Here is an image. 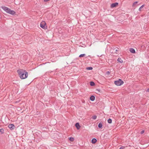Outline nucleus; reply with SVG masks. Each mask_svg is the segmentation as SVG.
Masks as SVG:
<instances>
[{
    "mask_svg": "<svg viewBox=\"0 0 149 149\" xmlns=\"http://www.w3.org/2000/svg\"><path fill=\"white\" fill-rule=\"evenodd\" d=\"M17 72L20 77L22 79L26 78L28 76L27 72L25 70L20 69L17 70Z\"/></svg>",
    "mask_w": 149,
    "mask_h": 149,
    "instance_id": "f257e3e1",
    "label": "nucleus"
},
{
    "mask_svg": "<svg viewBox=\"0 0 149 149\" xmlns=\"http://www.w3.org/2000/svg\"><path fill=\"white\" fill-rule=\"evenodd\" d=\"M1 8L4 10L6 13L9 14L10 15H15L16 12L13 10H11L9 8L5 6H2L1 7Z\"/></svg>",
    "mask_w": 149,
    "mask_h": 149,
    "instance_id": "f03ea898",
    "label": "nucleus"
},
{
    "mask_svg": "<svg viewBox=\"0 0 149 149\" xmlns=\"http://www.w3.org/2000/svg\"><path fill=\"white\" fill-rule=\"evenodd\" d=\"M40 26L45 30L47 29V28L46 24L45 21H42L41 22Z\"/></svg>",
    "mask_w": 149,
    "mask_h": 149,
    "instance_id": "7ed1b4c3",
    "label": "nucleus"
},
{
    "mask_svg": "<svg viewBox=\"0 0 149 149\" xmlns=\"http://www.w3.org/2000/svg\"><path fill=\"white\" fill-rule=\"evenodd\" d=\"M123 81L120 79L114 81L115 84L117 86H121L123 85Z\"/></svg>",
    "mask_w": 149,
    "mask_h": 149,
    "instance_id": "20e7f679",
    "label": "nucleus"
},
{
    "mask_svg": "<svg viewBox=\"0 0 149 149\" xmlns=\"http://www.w3.org/2000/svg\"><path fill=\"white\" fill-rule=\"evenodd\" d=\"M8 127L11 130H13L14 129L15 126L13 124H10L8 125Z\"/></svg>",
    "mask_w": 149,
    "mask_h": 149,
    "instance_id": "39448f33",
    "label": "nucleus"
},
{
    "mask_svg": "<svg viewBox=\"0 0 149 149\" xmlns=\"http://www.w3.org/2000/svg\"><path fill=\"white\" fill-rule=\"evenodd\" d=\"M118 5V3H113L111 5V8H113L116 7Z\"/></svg>",
    "mask_w": 149,
    "mask_h": 149,
    "instance_id": "423d86ee",
    "label": "nucleus"
},
{
    "mask_svg": "<svg viewBox=\"0 0 149 149\" xmlns=\"http://www.w3.org/2000/svg\"><path fill=\"white\" fill-rule=\"evenodd\" d=\"M75 126L77 130H79L80 129V126L79 123H76L75 124Z\"/></svg>",
    "mask_w": 149,
    "mask_h": 149,
    "instance_id": "0eeeda50",
    "label": "nucleus"
},
{
    "mask_svg": "<svg viewBox=\"0 0 149 149\" xmlns=\"http://www.w3.org/2000/svg\"><path fill=\"white\" fill-rule=\"evenodd\" d=\"M130 51L132 53H135V50L132 48H130Z\"/></svg>",
    "mask_w": 149,
    "mask_h": 149,
    "instance_id": "6e6552de",
    "label": "nucleus"
},
{
    "mask_svg": "<svg viewBox=\"0 0 149 149\" xmlns=\"http://www.w3.org/2000/svg\"><path fill=\"white\" fill-rule=\"evenodd\" d=\"M138 1H135L132 4V6L133 7H135L136 6V5L138 3Z\"/></svg>",
    "mask_w": 149,
    "mask_h": 149,
    "instance_id": "1a4fd4ad",
    "label": "nucleus"
},
{
    "mask_svg": "<svg viewBox=\"0 0 149 149\" xmlns=\"http://www.w3.org/2000/svg\"><path fill=\"white\" fill-rule=\"evenodd\" d=\"M91 141L93 143H95L97 142V140L95 138H93L92 140Z\"/></svg>",
    "mask_w": 149,
    "mask_h": 149,
    "instance_id": "9d476101",
    "label": "nucleus"
},
{
    "mask_svg": "<svg viewBox=\"0 0 149 149\" xmlns=\"http://www.w3.org/2000/svg\"><path fill=\"white\" fill-rule=\"evenodd\" d=\"M117 61L119 62L120 63H122L123 62V61L120 58H118Z\"/></svg>",
    "mask_w": 149,
    "mask_h": 149,
    "instance_id": "9b49d317",
    "label": "nucleus"
},
{
    "mask_svg": "<svg viewBox=\"0 0 149 149\" xmlns=\"http://www.w3.org/2000/svg\"><path fill=\"white\" fill-rule=\"evenodd\" d=\"M90 99L92 101H93L95 99V97L94 96L92 95L90 97Z\"/></svg>",
    "mask_w": 149,
    "mask_h": 149,
    "instance_id": "f8f14e48",
    "label": "nucleus"
},
{
    "mask_svg": "<svg viewBox=\"0 0 149 149\" xmlns=\"http://www.w3.org/2000/svg\"><path fill=\"white\" fill-rule=\"evenodd\" d=\"M102 124L101 123H99L98 125V127L99 128H101L102 127Z\"/></svg>",
    "mask_w": 149,
    "mask_h": 149,
    "instance_id": "ddd939ff",
    "label": "nucleus"
},
{
    "mask_svg": "<svg viewBox=\"0 0 149 149\" xmlns=\"http://www.w3.org/2000/svg\"><path fill=\"white\" fill-rule=\"evenodd\" d=\"M145 5H143L141 6L139 9V11H141L142 10V8Z\"/></svg>",
    "mask_w": 149,
    "mask_h": 149,
    "instance_id": "4468645a",
    "label": "nucleus"
},
{
    "mask_svg": "<svg viewBox=\"0 0 149 149\" xmlns=\"http://www.w3.org/2000/svg\"><path fill=\"white\" fill-rule=\"evenodd\" d=\"M97 116H96V115H94V116H93L92 117V118L93 119H94V120H95L97 118Z\"/></svg>",
    "mask_w": 149,
    "mask_h": 149,
    "instance_id": "2eb2a0df",
    "label": "nucleus"
},
{
    "mask_svg": "<svg viewBox=\"0 0 149 149\" xmlns=\"http://www.w3.org/2000/svg\"><path fill=\"white\" fill-rule=\"evenodd\" d=\"M0 132L2 134H3L4 133V130L3 128H1L0 129Z\"/></svg>",
    "mask_w": 149,
    "mask_h": 149,
    "instance_id": "dca6fc26",
    "label": "nucleus"
},
{
    "mask_svg": "<svg viewBox=\"0 0 149 149\" xmlns=\"http://www.w3.org/2000/svg\"><path fill=\"white\" fill-rule=\"evenodd\" d=\"M107 122L109 123H112V120L111 119H109L108 120Z\"/></svg>",
    "mask_w": 149,
    "mask_h": 149,
    "instance_id": "f3484780",
    "label": "nucleus"
},
{
    "mask_svg": "<svg viewBox=\"0 0 149 149\" xmlns=\"http://www.w3.org/2000/svg\"><path fill=\"white\" fill-rule=\"evenodd\" d=\"M86 56V54H81L79 56V57H84Z\"/></svg>",
    "mask_w": 149,
    "mask_h": 149,
    "instance_id": "a211bd4d",
    "label": "nucleus"
},
{
    "mask_svg": "<svg viewBox=\"0 0 149 149\" xmlns=\"http://www.w3.org/2000/svg\"><path fill=\"white\" fill-rule=\"evenodd\" d=\"M90 85L91 86H94L95 85V83L91 81L90 82Z\"/></svg>",
    "mask_w": 149,
    "mask_h": 149,
    "instance_id": "6ab92c4d",
    "label": "nucleus"
},
{
    "mask_svg": "<svg viewBox=\"0 0 149 149\" xmlns=\"http://www.w3.org/2000/svg\"><path fill=\"white\" fill-rule=\"evenodd\" d=\"M70 140L71 141H73L74 140V138L72 137H70L69 138Z\"/></svg>",
    "mask_w": 149,
    "mask_h": 149,
    "instance_id": "aec40b11",
    "label": "nucleus"
},
{
    "mask_svg": "<svg viewBox=\"0 0 149 149\" xmlns=\"http://www.w3.org/2000/svg\"><path fill=\"white\" fill-rule=\"evenodd\" d=\"M93 69V68L91 67H87L86 68V69L87 70H92Z\"/></svg>",
    "mask_w": 149,
    "mask_h": 149,
    "instance_id": "412c9836",
    "label": "nucleus"
},
{
    "mask_svg": "<svg viewBox=\"0 0 149 149\" xmlns=\"http://www.w3.org/2000/svg\"><path fill=\"white\" fill-rule=\"evenodd\" d=\"M144 132V130H142L141 132V134H143Z\"/></svg>",
    "mask_w": 149,
    "mask_h": 149,
    "instance_id": "4be33fe9",
    "label": "nucleus"
},
{
    "mask_svg": "<svg viewBox=\"0 0 149 149\" xmlns=\"http://www.w3.org/2000/svg\"><path fill=\"white\" fill-rule=\"evenodd\" d=\"M100 89H96V91H98V92H100Z\"/></svg>",
    "mask_w": 149,
    "mask_h": 149,
    "instance_id": "5701e85b",
    "label": "nucleus"
},
{
    "mask_svg": "<svg viewBox=\"0 0 149 149\" xmlns=\"http://www.w3.org/2000/svg\"><path fill=\"white\" fill-rule=\"evenodd\" d=\"M119 149H124V147L123 146L120 147Z\"/></svg>",
    "mask_w": 149,
    "mask_h": 149,
    "instance_id": "b1692460",
    "label": "nucleus"
},
{
    "mask_svg": "<svg viewBox=\"0 0 149 149\" xmlns=\"http://www.w3.org/2000/svg\"><path fill=\"white\" fill-rule=\"evenodd\" d=\"M107 74H108V75H109V74H110V72L109 71H107Z\"/></svg>",
    "mask_w": 149,
    "mask_h": 149,
    "instance_id": "393cba45",
    "label": "nucleus"
},
{
    "mask_svg": "<svg viewBox=\"0 0 149 149\" xmlns=\"http://www.w3.org/2000/svg\"><path fill=\"white\" fill-rule=\"evenodd\" d=\"M50 0H44V1L45 2H47V1H49Z\"/></svg>",
    "mask_w": 149,
    "mask_h": 149,
    "instance_id": "a878e982",
    "label": "nucleus"
},
{
    "mask_svg": "<svg viewBox=\"0 0 149 149\" xmlns=\"http://www.w3.org/2000/svg\"><path fill=\"white\" fill-rule=\"evenodd\" d=\"M147 91L148 92H149V88L147 89Z\"/></svg>",
    "mask_w": 149,
    "mask_h": 149,
    "instance_id": "bb28decb",
    "label": "nucleus"
}]
</instances>
